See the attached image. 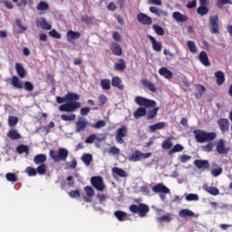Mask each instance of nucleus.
Wrapping results in <instances>:
<instances>
[{"mask_svg": "<svg viewBox=\"0 0 232 232\" xmlns=\"http://www.w3.org/2000/svg\"><path fill=\"white\" fill-rule=\"evenodd\" d=\"M159 73L163 76L164 78H166L167 80H170L173 78V73L168 70L165 67H162L159 70Z\"/></svg>", "mask_w": 232, "mask_h": 232, "instance_id": "obj_28", "label": "nucleus"}, {"mask_svg": "<svg viewBox=\"0 0 232 232\" xmlns=\"http://www.w3.org/2000/svg\"><path fill=\"white\" fill-rule=\"evenodd\" d=\"M134 102L140 106L137 111L134 112V118L139 119L148 113L150 108H155L157 106V102L154 100H150L143 96H136Z\"/></svg>", "mask_w": 232, "mask_h": 232, "instance_id": "obj_2", "label": "nucleus"}, {"mask_svg": "<svg viewBox=\"0 0 232 232\" xmlns=\"http://www.w3.org/2000/svg\"><path fill=\"white\" fill-rule=\"evenodd\" d=\"M80 95L78 93L69 92L64 97L57 96L56 102L61 104L58 108L59 111H65L66 113H73L76 110L81 108Z\"/></svg>", "mask_w": 232, "mask_h": 232, "instance_id": "obj_1", "label": "nucleus"}, {"mask_svg": "<svg viewBox=\"0 0 232 232\" xmlns=\"http://www.w3.org/2000/svg\"><path fill=\"white\" fill-rule=\"evenodd\" d=\"M114 217L119 220V221H126L128 219V214L124 211L121 210H116L114 212Z\"/></svg>", "mask_w": 232, "mask_h": 232, "instance_id": "obj_30", "label": "nucleus"}, {"mask_svg": "<svg viewBox=\"0 0 232 232\" xmlns=\"http://www.w3.org/2000/svg\"><path fill=\"white\" fill-rule=\"evenodd\" d=\"M76 119V115L73 113L71 114H62L61 115V120L65 121H73Z\"/></svg>", "mask_w": 232, "mask_h": 232, "instance_id": "obj_46", "label": "nucleus"}, {"mask_svg": "<svg viewBox=\"0 0 232 232\" xmlns=\"http://www.w3.org/2000/svg\"><path fill=\"white\" fill-rule=\"evenodd\" d=\"M111 52L117 57H121L122 55V48L121 44L116 42H112L111 44Z\"/></svg>", "mask_w": 232, "mask_h": 232, "instance_id": "obj_14", "label": "nucleus"}, {"mask_svg": "<svg viewBox=\"0 0 232 232\" xmlns=\"http://www.w3.org/2000/svg\"><path fill=\"white\" fill-rule=\"evenodd\" d=\"M172 18H174V20H176L179 23H183V22H186L188 20V16L185 15V14H182L179 12L172 13Z\"/></svg>", "mask_w": 232, "mask_h": 232, "instance_id": "obj_27", "label": "nucleus"}, {"mask_svg": "<svg viewBox=\"0 0 232 232\" xmlns=\"http://www.w3.org/2000/svg\"><path fill=\"white\" fill-rule=\"evenodd\" d=\"M195 139L199 143H206L211 140H214L217 138V134L215 132H206L200 130L194 131Z\"/></svg>", "mask_w": 232, "mask_h": 232, "instance_id": "obj_3", "label": "nucleus"}, {"mask_svg": "<svg viewBox=\"0 0 232 232\" xmlns=\"http://www.w3.org/2000/svg\"><path fill=\"white\" fill-rule=\"evenodd\" d=\"M47 169H48V167L46 166V164H41L40 166L37 167L36 172L39 175H44V174H46Z\"/></svg>", "mask_w": 232, "mask_h": 232, "instance_id": "obj_54", "label": "nucleus"}, {"mask_svg": "<svg viewBox=\"0 0 232 232\" xmlns=\"http://www.w3.org/2000/svg\"><path fill=\"white\" fill-rule=\"evenodd\" d=\"M84 191L86 196H83V200L86 203H91V198H93V196L95 195V191L93 190V188H92V187H84Z\"/></svg>", "mask_w": 232, "mask_h": 232, "instance_id": "obj_17", "label": "nucleus"}, {"mask_svg": "<svg viewBox=\"0 0 232 232\" xmlns=\"http://www.w3.org/2000/svg\"><path fill=\"white\" fill-rule=\"evenodd\" d=\"M15 71L21 79H24L27 75V72L21 63H15Z\"/></svg>", "mask_w": 232, "mask_h": 232, "instance_id": "obj_26", "label": "nucleus"}, {"mask_svg": "<svg viewBox=\"0 0 232 232\" xmlns=\"http://www.w3.org/2000/svg\"><path fill=\"white\" fill-rule=\"evenodd\" d=\"M69 156V150L65 148H60L58 152L54 150H50V158L54 162H61V160H66Z\"/></svg>", "mask_w": 232, "mask_h": 232, "instance_id": "obj_4", "label": "nucleus"}, {"mask_svg": "<svg viewBox=\"0 0 232 232\" xmlns=\"http://www.w3.org/2000/svg\"><path fill=\"white\" fill-rule=\"evenodd\" d=\"M82 20L84 23L88 24H90L92 23V18H91L90 16H88L87 14L82 15Z\"/></svg>", "mask_w": 232, "mask_h": 232, "instance_id": "obj_64", "label": "nucleus"}, {"mask_svg": "<svg viewBox=\"0 0 232 232\" xmlns=\"http://www.w3.org/2000/svg\"><path fill=\"white\" fill-rule=\"evenodd\" d=\"M159 110V107H155L151 111H149L147 114L148 120H153L158 115Z\"/></svg>", "mask_w": 232, "mask_h": 232, "instance_id": "obj_42", "label": "nucleus"}, {"mask_svg": "<svg viewBox=\"0 0 232 232\" xmlns=\"http://www.w3.org/2000/svg\"><path fill=\"white\" fill-rule=\"evenodd\" d=\"M215 77L217 79L216 82L218 86H221L226 81L225 73L222 71L216 72Z\"/></svg>", "mask_w": 232, "mask_h": 232, "instance_id": "obj_24", "label": "nucleus"}, {"mask_svg": "<svg viewBox=\"0 0 232 232\" xmlns=\"http://www.w3.org/2000/svg\"><path fill=\"white\" fill-rule=\"evenodd\" d=\"M183 150H184V147L181 144L178 143L169 150V155H173L178 152H182Z\"/></svg>", "mask_w": 232, "mask_h": 232, "instance_id": "obj_36", "label": "nucleus"}, {"mask_svg": "<svg viewBox=\"0 0 232 232\" xmlns=\"http://www.w3.org/2000/svg\"><path fill=\"white\" fill-rule=\"evenodd\" d=\"M76 166H77V161L75 159L71 160V163H67V169H74Z\"/></svg>", "mask_w": 232, "mask_h": 232, "instance_id": "obj_62", "label": "nucleus"}, {"mask_svg": "<svg viewBox=\"0 0 232 232\" xmlns=\"http://www.w3.org/2000/svg\"><path fill=\"white\" fill-rule=\"evenodd\" d=\"M223 172V169L221 167L214 168L211 169L210 173L214 178L218 177Z\"/></svg>", "mask_w": 232, "mask_h": 232, "instance_id": "obj_53", "label": "nucleus"}, {"mask_svg": "<svg viewBox=\"0 0 232 232\" xmlns=\"http://www.w3.org/2000/svg\"><path fill=\"white\" fill-rule=\"evenodd\" d=\"M82 162H84L85 166H90L92 160V155L89 153H85L82 155Z\"/></svg>", "mask_w": 232, "mask_h": 232, "instance_id": "obj_41", "label": "nucleus"}, {"mask_svg": "<svg viewBox=\"0 0 232 232\" xmlns=\"http://www.w3.org/2000/svg\"><path fill=\"white\" fill-rule=\"evenodd\" d=\"M152 29L160 36H163L165 34L164 29L161 26L158 25V24H154L152 26Z\"/></svg>", "mask_w": 232, "mask_h": 232, "instance_id": "obj_49", "label": "nucleus"}, {"mask_svg": "<svg viewBox=\"0 0 232 232\" xmlns=\"http://www.w3.org/2000/svg\"><path fill=\"white\" fill-rule=\"evenodd\" d=\"M152 156L151 152L143 153L139 150H136L129 158L130 162H139L142 160H148Z\"/></svg>", "mask_w": 232, "mask_h": 232, "instance_id": "obj_7", "label": "nucleus"}, {"mask_svg": "<svg viewBox=\"0 0 232 232\" xmlns=\"http://www.w3.org/2000/svg\"><path fill=\"white\" fill-rule=\"evenodd\" d=\"M130 210L131 213H139V217L144 218L147 217L148 213H150V207L143 203L139 205L133 204L130 207Z\"/></svg>", "mask_w": 232, "mask_h": 232, "instance_id": "obj_6", "label": "nucleus"}, {"mask_svg": "<svg viewBox=\"0 0 232 232\" xmlns=\"http://www.w3.org/2000/svg\"><path fill=\"white\" fill-rule=\"evenodd\" d=\"M46 160L45 154H38L34 157V164H44V161Z\"/></svg>", "mask_w": 232, "mask_h": 232, "instance_id": "obj_39", "label": "nucleus"}, {"mask_svg": "<svg viewBox=\"0 0 232 232\" xmlns=\"http://www.w3.org/2000/svg\"><path fill=\"white\" fill-rule=\"evenodd\" d=\"M213 148H214V144L212 142H209L206 145H202L201 146V150L204 151V152H211L213 150Z\"/></svg>", "mask_w": 232, "mask_h": 232, "instance_id": "obj_51", "label": "nucleus"}, {"mask_svg": "<svg viewBox=\"0 0 232 232\" xmlns=\"http://www.w3.org/2000/svg\"><path fill=\"white\" fill-rule=\"evenodd\" d=\"M111 86L118 88L119 90H123L124 85H121V80L119 77H113L111 80Z\"/></svg>", "mask_w": 232, "mask_h": 232, "instance_id": "obj_34", "label": "nucleus"}, {"mask_svg": "<svg viewBox=\"0 0 232 232\" xmlns=\"http://www.w3.org/2000/svg\"><path fill=\"white\" fill-rule=\"evenodd\" d=\"M95 134H91L90 136H88V138H86L85 140V143L86 144H92L93 142H95Z\"/></svg>", "mask_w": 232, "mask_h": 232, "instance_id": "obj_61", "label": "nucleus"}, {"mask_svg": "<svg viewBox=\"0 0 232 232\" xmlns=\"http://www.w3.org/2000/svg\"><path fill=\"white\" fill-rule=\"evenodd\" d=\"M16 152H18V154H24L26 153L27 155L29 154V147L26 145H18V147H16Z\"/></svg>", "mask_w": 232, "mask_h": 232, "instance_id": "obj_40", "label": "nucleus"}, {"mask_svg": "<svg viewBox=\"0 0 232 232\" xmlns=\"http://www.w3.org/2000/svg\"><path fill=\"white\" fill-rule=\"evenodd\" d=\"M24 89H25V91L33 92V91H34V85H33V83H31L30 82H26L24 83Z\"/></svg>", "mask_w": 232, "mask_h": 232, "instance_id": "obj_63", "label": "nucleus"}, {"mask_svg": "<svg viewBox=\"0 0 232 232\" xmlns=\"http://www.w3.org/2000/svg\"><path fill=\"white\" fill-rule=\"evenodd\" d=\"M88 125V122L84 118H79V121L76 123L75 132L79 133L81 131H84Z\"/></svg>", "mask_w": 232, "mask_h": 232, "instance_id": "obj_18", "label": "nucleus"}, {"mask_svg": "<svg viewBox=\"0 0 232 232\" xmlns=\"http://www.w3.org/2000/svg\"><path fill=\"white\" fill-rule=\"evenodd\" d=\"M198 59H199L201 64H204L207 67L211 65V63L209 62V58L208 56V53L205 51L200 52V53L198 55Z\"/></svg>", "mask_w": 232, "mask_h": 232, "instance_id": "obj_20", "label": "nucleus"}, {"mask_svg": "<svg viewBox=\"0 0 232 232\" xmlns=\"http://www.w3.org/2000/svg\"><path fill=\"white\" fill-rule=\"evenodd\" d=\"M232 5V2L230 0H218L217 1V6L218 8H223V5Z\"/></svg>", "mask_w": 232, "mask_h": 232, "instance_id": "obj_57", "label": "nucleus"}, {"mask_svg": "<svg viewBox=\"0 0 232 232\" xmlns=\"http://www.w3.org/2000/svg\"><path fill=\"white\" fill-rule=\"evenodd\" d=\"M151 189L155 194H159V197L162 202L166 201V195L170 194V188H169V187H166V185H164L163 183L154 185Z\"/></svg>", "mask_w": 232, "mask_h": 232, "instance_id": "obj_5", "label": "nucleus"}, {"mask_svg": "<svg viewBox=\"0 0 232 232\" xmlns=\"http://www.w3.org/2000/svg\"><path fill=\"white\" fill-rule=\"evenodd\" d=\"M50 5L48 3H46L45 1H40V3L38 4V5L36 6V9L39 12H46V10H49Z\"/></svg>", "mask_w": 232, "mask_h": 232, "instance_id": "obj_37", "label": "nucleus"}, {"mask_svg": "<svg viewBox=\"0 0 232 232\" xmlns=\"http://www.w3.org/2000/svg\"><path fill=\"white\" fill-rule=\"evenodd\" d=\"M49 35L55 39L62 38V34H60V33H58L56 30H52L51 32H49Z\"/></svg>", "mask_w": 232, "mask_h": 232, "instance_id": "obj_60", "label": "nucleus"}, {"mask_svg": "<svg viewBox=\"0 0 232 232\" xmlns=\"http://www.w3.org/2000/svg\"><path fill=\"white\" fill-rule=\"evenodd\" d=\"M142 85L147 88L149 91H150L153 93H156L158 89L156 87V85H154L151 82L148 81V80H142L141 81Z\"/></svg>", "mask_w": 232, "mask_h": 232, "instance_id": "obj_22", "label": "nucleus"}, {"mask_svg": "<svg viewBox=\"0 0 232 232\" xmlns=\"http://www.w3.org/2000/svg\"><path fill=\"white\" fill-rule=\"evenodd\" d=\"M150 185H143L140 187V191L144 196H151V190H150Z\"/></svg>", "mask_w": 232, "mask_h": 232, "instance_id": "obj_48", "label": "nucleus"}, {"mask_svg": "<svg viewBox=\"0 0 232 232\" xmlns=\"http://www.w3.org/2000/svg\"><path fill=\"white\" fill-rule=\"evenodd\" d=\"M18 121H19L18 117H16V116H8V126L9 127L13 128V127L16 126Z\"/></svg>", "mask_w": 232, "mask_h": 232, "instance_id": "obj_44", "label": "nucleus"}, {"mask_svg": "<svg viewBox=\"0 0 232 232\" xmlns=\"http://www.w3.org/2000/svg\"><path fill=\"white\" fill-rule=\"evenodd\" d=\"M137 20L144 25H150L153 23L152 18L143 13L138 14Z\"/></svg>", "mask_w": 232, "mask_h": 232, "instance_id": "obj_13", "label": "nucleus"}, {"mask_svg": "<svg viewBox=\"0 0 232 232\" xmlns=\"http://www.w3.org/2000/svg\"><path fill=\"white\" fill-rule=\"evenodd\" d=\"M116 71H124L126 69V63L123 59H119V62L114 64Z\"/></svg>", "mask_w": 232, "mask_h": 232, "instance_id": "obj_38", "label": "nucleus"}, {"mask_svg": "<svg viewBox=\"0 0 232 232\" xmlns=\"http://www.w3.org/2000/svg\"><path fill=\"white\" fill-rule=\"evenodd\" d=\"M179 215L180 218H198V214H195L193 211L189 210V209H181L179 212Z\"/></svg>", "mask_w": 232, "mask_h": 232, "instance_id": "obj_25", "label": "nucleus"}, {"mask_svg": "<svg viewBox=\"0 0 232 232\" xmlns=\"http://www.w3.org/2000/svg\"><path fill=\"white\" fill-rule=\"evenodd\" d=\"M105 126H106V121L101 120V121H97L94 125H92V127L93 129H102Z\"/></svg>", "mask_w": 232, "mask_h": 232, "instance_id": "obj_58", "label": "nucleus"}, {"mask_svg": "<svg viewBox=\"0 0 232 232\" xmlns=\"http://www.w3.org/2000/svg\"><path fill=\"white\" fill-rule=\"evenodd\" d=\"M5 179L7 181L14 183L18 180L17 176L14 173L5 174Z\"/></svg>", "mask_w": 232, "mask_h": 232, "instance_id": "obj_52", "label": "nucleus"}, {"mask_svg": "<svg viewBox=\"0 0 232 232\" xmlns=\"http://www.w3.org/2000/svg\"><path fill=\"white\" fill-rule=\"evenodd\" d=\"M25 172L28 174L29 177H34L37 174V169L32 167H28L26 168Z\"/></svg>", "mask_w": 232, "mask_h": 232, "instance_id": "obj_56", "label": "nucleus"}, {"mask_svg": "<svg viewBox=\"0 0 232 232\" xmlns=\"http://www.w3.org/2000/svg\"><path fill=\"white\" fill-rule=\"evenodd\" d=\"M7 138H9L11 140H18L21 139V134L18 133L16 130H10L7 134Z\"/></svg>", "mask_w": 232, "mask_h": 232, "instance_id": "obj_29", "label": "nucleus"}, {"mask_svg": "<svg viewBox=\"0 0 232 232\" xmlns=\"http://www.w3.org/2000/svg\"><path fill=\"white\" fill-rule=\"evenodd\" d=\"M11 85L14 88L20 89V90L24 88V83L22 82H20V80L17 76L12 77Z\"/></svg>", "mask_w": 232, "mask_h": 232, "instance_id": "obj_33", "label": "nucleus"}, {"mask_svg": "<svg viewBox=\"0 0 232 232\" xmlns=\"http://www.w3.org/2000/svg\"><path fill=\"white\" fill-rule=\"evenodd\" d=\"M219 18L218 15H212L209 18V31L210 34H219Z\"/></svg>", "mask_w": 232, "mask_h": 232, "instance_id": "obj_9", "label": "nucleus"}, {"mask_svg": "<svg viewBox=\"0 0 232 232\" xmlns=\"http://www.w3.org/2000/svg\"><path fill=\"white\" fill-rule=\"evenodd\" d=\"M173 138H167L163 140L161 147L163 150H169L173 147V142L171 141Z\"/></svg>", "mask_w": 232, "mask_h": 232, "instance_id": "obj_35", "label": "nucleus"}, {"mask_svg": "<svg viewBox=\"0 0 232 232\" xmlns=\"http://www.w3.org/2000/svg\"><path fill=\"white\" fill-rule=\"evenodd\" d=\"M151 44H152V49L157 52L160 53L162 51V43L160 41H157L156 38L154 36H151V34H148L147 36Z\"/></svg>", "mask_w": 232, "mask_h": 232, "instance_id": "obj_15", "label": "nucleus"}, {"mask_svg": "<svg viewBox=\"0 0 232 232\" xmlns=\"http://www.w3.org/2000/svg\"><path fill=\"white\" fill-rule=\"evenodd\" d=\"M217 123L222 134L229 131V121L227 119L220 118L218 120Z\"/></svg>", "mask_w": 232, "mask_h": 232, "instance_id": "obj_11", "label": "nucleus"}, {"mask_svg": "<svg viewBox=\"0 0 232 232\" xmlns=\"http://www.w3.org/2000/svg\"><path fill=\"white\" fill-rule=\"evenodd\" d=\"M80 36H81V34L78 32L69 31V32L66 33L67 41H69L71 43L73 40L79 39Z\"/></svg>", "mask_w": 232, "mask_h": 232, "instance_id": "obj_32", "label": "nucleus"}, {"mask_svg": "<svg viewBox=\"0 0 232 232\" xmlns=\"http://www.w3.org/2000/svg\"><path fill=\"white\" fill-rule=\"evenodd\" d=\"M198 199H199V198H198V194L189 193L186 196L187 201H198Z\"/></svg>", "mask_w": 232, "mask_h": 232, "instance_id": "obj_55", "label": "nucleus"}, {"mask_svg": "<svg viewBox=\"0 0 232 232\" xmlns=\"http://www.w3.org/2000/svg\"><path fill=\"white\" fill-rule=\"evenodd\" d=\"M216 151L218 155H227L229 152V148L226 146L224 140H218L216 145Z\"/></svg>", "mask_w": 232, "mask_h": 232, "instance_id": "obj_10", "label": "nucleus"}, {"mask_svg": "<svg viewBox=\"0 0 232 232\" xmlns=\"http://www.w3.org/2000/svg\"><path fill=\"white\" fill-rule=\"evenodd\" d=\"M166 125H167L166 122H163V121L158 122L154 125L149 126V131L151 133L156 132L159 130L164 129L166 127Z\"/></svg>", "mask_w": 232, "mask_h": 232, "instance_id": "obj_23", "label": "nucleus"}, {"mask_svg": "<svg viewBox=\"0 0 232 232\" xmlns=\"http://www.w3.org/2000/svg\"><path fill=\"white\" fill-rule=\"evenodd\" d=\"M111 82L108 79H103L101 81V86H102V90H104V91L111 90Z\"/></svg>", "mask_w": 232, "mask_h": 232, "instance_id": "obj_43", "label": "nucleus"}, {"mask_svg": "<svg viewBox=\"0 0 232 232\" xmlns=\"http://www.w3.org/2000/svg\"><path fill=\"white\" fill-rule=\"evenodd\" d=\"M205 191L212 196L219 195V190L216 187H206Z\"/></svg>", "mask_w": 232, "mask_h": 232, "instance_id": "obj_45", "label": "nucleus"}, {"mask_svg": "<svg viewBox=\"0 0 232 232\" xmlns=\"http://www.w3.org/2000/svg\"><path fill=\"white\" fill-rule=\"evenodd\" d=\"M37 26H40L42 29L49 31L52 30L53 26L46 21V18L41 17L36 21Z\"/></svg>", "mask_w": 232, "mask_h": 232, "instance_id": "obj_19", "label": "nucleus"}, {"mask_svg": "<svg viewBox=\"0 0 232 232\" xmlns=\"http://www.w3.org/2000/svg\"><path fill=\"white\" fill-rule=\"evenodd\" d=\"M92 185L99 191H104L105 186L101 177H92L91 179Z\"/></svg>", "mask_w": 232, "mask_h": 232, "instance_id": "obj_12", "label": "nucleus"}, {"mask_svg": "<svg viewBox=\"0 0 232 232\" xmlns=\"http://www.w3.org/2000/svg\"><path fill=\"white\" fill-rule=\"evenodd\" d=\"M194 165L198 167V169H208L209 168V161L206 160H196L194 161Z\"/></svg>", "mask_w": 232, "mask_h": 232, "instance_id": "obj_21", "label": "nucleus"}, {"mask_svg": "<svg viewBox=\"0 0 232 232\" xmlns=\"http://www.w3.org/2000/svg\"><path fill=\"white\" fill-rule=\"evenodd\" d=\"M121 153V150L117 147H111L109 150V154L115 156Z\"/></svg>", "mask_w": 232, "mask_h": 232, "instance_id": "obj_59", "label": "nucleus"}, {"mask_svg": "<svg viewBox=\"0 0 232 232\" xmlns=\"http://www.w3.org/2000/svg\"><path fill=\"white\" fill-rule=\"evenodd\" d=\"M128 135V127L126 125L121 126L116 130L115 133V141L118 144H124L123 138L127 137Z\"/></svg>", "mask_w": 232, "mask_h": 232, "instance_id": "obj_8", "label": "nucleus"}, {"mask_svg": "<svg viewBox=\"0 0 232 232\" xmlns=\"http://www.w3.org/2000/svg\"><path fill=\"white\" fill-rule=\"evenodd\" d=\"M111 171H112L113 174H115L118 177H121V178H127L128 177V173L122 169L114 167V168L111 169Z\"/></svg>", "mask_w": 232, "mask_h": 232, "instance_id": "obj_31", "label": "nucleus"}, {"mask_svg": "<svg viewBox=\"0 0 232 232\" xmlns=\"http://www.w3.org/2000/svg\"><path fill=\"white\" fill-rule=\"evenodd\" d=\"M150 12H151L152 14H156L157 16L159 17H163V16H168L169 14H168V11L166 10H163L160 7H157V6H150L149 8Z\"/></svg>", "mask_w": 232, "mask_h": 232, "instance_id": "obj_16", "label": "nucleus"}, {"mask_svg": "<svg viewBox=\"0 0 232 232\" xmlns=\"http://www.w3.org/2000/svg\"><path fill=\"white\" fill-rule=\"evenodd\" d=\"M209 12L207 5H201L197 9V13L202 16L206 15Z\"/></svg>", "mask_w": 232, "mask_h": 232, "instance_id": "obj_50", "label": "nucleus"}, {"mask_svg": "<svg viewBox=\"0 0 232 232\" xmlns=\"http://www.w3.org/2000/svg\"><path fill=\"white\" fill-rule=\"evenodd\" d=\"M187 45L191 53H193V54L197 53V47H196V44L194 41H191V40L188 41Z\"/></svg>", "mask_w": 232, "mask_h": 232, "instance_id": "obj_47", "label": "nucleus"}]
</instances>
